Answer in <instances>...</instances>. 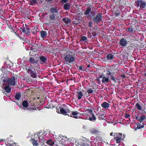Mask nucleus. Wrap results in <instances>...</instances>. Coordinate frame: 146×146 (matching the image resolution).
Listing matches in <instances>:
<instances>
[{
  "mask_svg": "<svg viewBox=\"0 0 146 146\" xmlns=\"http://www.w3.org/2000/svg\"><path fill=\"white\" fill-rule=\"evenodd\" d=\"M77 97L78 99L79 100L80 99L82 98V97L83 96V94L82 92L78 90L77 92Z\"/></svg>",
  "mask_w": 146,
  "mask_h": 146,
  "instance_id": "nucleus-24",
  "label": "nucleus"
},
{
  "mask_svg": "<svg viewBox=\"0 0 146 146\" xmlns=\"http://www.w3.org/2000/svg\"><path fill=\"white\" fill-rule=\"evenodd\" d=\"M66 111L67 112V114H70V113H71L72 112L68 108L66 109Z\"/></svg>",
  "mask_w": 146,
  "mask_h": 146,
  "instance_id": "nucleus-48",
  "label": "nucleus"
},
{
  "mask_svg": "<svg viewBox=\"0 0 146 146\" xmlns=\"http://www.w3.org/2000/svg\"><path fill=\"white\" fill-rule=\"evenodd\" d=\"M31 32L33 34H35L38 31V27L35 26L33 27L32 29Z\"/></svg>",
  "mask_w": 146,
  "mask_h": 146,
  "instance_id": "nucleus-22",
  "label": "nucleus"
},
{
  "mask_svg": "<svg viewBox=\"0 0 146 146\" xmlns=\"http://www.w3.org/2000/svg\"><path fill=\"white\" fill-rule=\"evenodd\" d=\"M69 0H61L62 2L64 3H66Z\"/></svg>",
  "mask_w": 146,
  "mask_h": 146,
  "instance_id": "nucleus-50",
  "label": "nucleus"
},
{
  "mask_svg": "<svg viewBox=\"0 0 146 146\" xmlns=\"http://www.w3.org/2000/svg\"><path fill=\"white\" fill-rule=\"evenodd\" d=\"M31 50H32V51H34L35 52H36L37 50V49L36 48H33V47H31Z\"/></svg>",
  "mask_w": 146,
  "mask_h": 146,
  "instance_id": "nucleus-45",
  "label": "nucleus"
},
{
  "mask_svg": "<svg viewBox=\"0 0 146 146\" xmlns=\"http://www.w3.org/2000/svg\"><path fill=\"white\" fill-rule=\"evenodd\" d=\"M6 86L4 88V89L6 91V92L8 93H10L11 91V89L10 86Z\"/></svg>",
  "mask_w": 146,
  "mask_h": 146,
  "instance_id": "nucleus-27",
  "label": "nucleus"
},
{
  "mask_svg": "<svg viewBox=\"0 0 146 146\" xmlns=\"http://www.w3.org/2000/svg\"><path fill=\"white\" fill-rule=\"evenodd\" d=\"M109 70L110 71V72L112 74H115L116 72H115V71L116 70L115 69H112L111 68Z\"/></svg>",
  "mask_w": 146,
  "mask_h": 146,
  "instance_id": "nucleus-41",
  "label": "nucleus"
},
{
  "mask_svg": "<svg viewBox=\"0 0 146 146\" xmlns=\"http://www.w3.org/2000/svg\"><path fill=\"white\" fill-rule=\"evenodd\" d=\"M100 78H99L98 77H97V79H96V80L97 81H100Z\"/></svg>",
  "mask_w": 146,
  "mask_h": 146,
  "instance_id": "nucleus-62",
  "label": "nucleus"
},
{
  "mask_svg": "<svg viewBox=\"0 0 146 146\" xmlns=\"http://www.w3.org/2000/svg\"><path fill=\"white\" fill-rule=\"evenodd\" d=\"M5 139H1V140H0V141H5Z\"/></svg>",
  "mask_w": 146,
  "mask_h": 146,
  "instance_id": "nucleus-64",
  "label": "nucleus"
},
{
  "mask_svg": "<svg viewBox=\"0 0 146 146\" xmlns=\"http://www.w3.org/2000/svg\"><path fill=\"white\" fill-rule=\"evenodd\" d=\"M32 143L33 146H38L39 144L38 142V140H36L34 138H31Z\"/></svg>",
  "mask_w": 146,
  "mask_h": 146,
  "instance_id": "nucleus-21",
  "label": "nucleus"
},
{
  "mask_svg": "<svg viewBox=\"0 0 146 146\" xmlns=\"http://www.w3.org/2000/svg\"><path fill=\"white\" fill-rule=\"evenodd\" d=\"M64 59L65 60L66 64L72 63L75 60L74 56L71 55L70 53L66 54L64 56Z\"/></svg>",
  "mask_w": 146,
  "mask_h": 146,
  "instance_id": "nucleus-4",
  "label": "nucleus"
},
{
  "mask_svg": "<svg viewBox=\"0 0 146 146\" xmlns=\"http://www.w3.org/2000/svg\"><path fill=\"white\" fill-rule=\"evenodd\" d=\"M90 66H91V65L90 64H88V65H87V66L88 68H89L90 67Z\"/></svg>",
  "mask_w": 146,
  "mask_h": 146,
  "instance_id": "nucleus-58",
  "label": "nucleus"
},
{
  "mask_svg": "<svg viewBox=\"0 0 146 146\" xmlns=\"http://www.w3.org/2000/svg\"><path fill=\"white\" fill-rule=\"evenodd\" d=\"M61 108L60 107H59V108H56V112L59 113H60V108Z\"/></svg>",
  "mask_w": 146,
  "mask_h": 146,
  "instance_id": "nucleus-46",
  "label": "nucleus"
},
{
  "mask_svg": "<svg viewBox=\"0 0 146 146\" xmlns=\"http://www.w3.org/2000/svg\"><path fill=\"white\" fill-rule=\"evenodd\" d=\"M11 31L12 33H13V32H14L15 33H16V32L14 31L13 29H12V30Z\"/></svg>",
  "mask_w": 146,
  "mask_h": 146,
  "instance_id": "nucleus-61",
  "label": "nucleus"
},
{
  "mask_svg": "<svg viewBox=\"0 0 146 146\" xmlns=\"http://www.w3.org/2000/svg\"><path fill=\"white\" fill-rule=\"evenodd\" d=\"M29 61L34 65L37 64L38 61L37 60H35L32 57H30L29 58Z\"/></svg>",
  "mask_w": 146,
  "mask_h": 146,
  "instance_id": "nucleus-26",
  "label": "nucleus"
},
{
  "mask_svg": "<svg viewBox=\"0 0 146 146\" xmlns=\"http://www.w3.org/2000/svg\"><path fill=\"white\" fill-rule=\"evenodd\" d=\"M87 92L89 94H91L93 93V91L91 88H88Z\"/></svg>",
  "mask_w": 146,
  "mask_h": 146,
  "instance_id": "nucleus-39",
  "label": "nucleus"
},
{
  "mask_svg": "<svg viewBox=\"0 0 146 146\" xmlns=\"http://www.w3.org/2000/svg\"><path fill=\"white\" fill-rule=\"evenodd\" d=\"M93 30L94 31H92V34L93 37H95L97 35L96 32V30L95 29H93Z\"/></svg>",
  "mask_w": 146,
  "mask_h": 146,
  "instance_id": "nucleus-40",
  "label": "nucleus"
},
{
  "mask_svg": "<svg viewBox=\"0 0 146 146\" xmlns=\"http://www.w3.org/2000/svg\"><path fill=\"white\" fill-rule=\"evenodd\" d=\"M89 24H92L93 23H92V22L91 21H90L89 22Z\"/></svg>",
  "mask_w": 146,
  "mask_h": 146,
  "instance_id": "nucleus-63",
  "label": "nucleus"
},
{
  "mask_svg": "<svg viewBox=\"0 0 146 146\" xmlns=\"http://www.w3.org/2000/svg\"><path fill=\"white\" fill-rule=\"evenodd\" d=\"M86 111H88L90 113V114L92 115V117H89L88 119L90 121H94L96 119V118L92 110L91 109H87Z\"/></svg>",
  "mask_w": 146,
  "mask_h": 146,
  "instance_id": "nucleus-11",
  "label": "nucleus"
},
{
  "mask_svg": "<svg viewBox=\"0 0 146 146\" xmlns=\"http://www.w3.org/2000/svg\"><path fill=\"white\" fill-rule=\"evenodd\" d=\"M127 30L128 32L129 33L132 32L133 31V29L132 28H128L127 29Z\"/></svg>",
  "mask_w": 146,
  "mask_h": 146,
  "instance_id": "nucleus-47",
  "label": "nucleus"
},
{
  "mask_svg": "<svg viewBox=\"0 0 146 146\" xmlns=\"http://www.w3.org/2000/svg\"><path fill=\"white\" fill-rule=\"evenodd\" d=\"M104 76H103V75H100L98 77L99 78H103V77H104Z\"/></svg>",
  "mask_w": 146,
  "mask_h": 146,
  "instance_id": "nucleus-54",
  "label": "nucleus"
},
{
  "mask_svg": "<svg viewBox=\"0 0 146 146\" xmlns=\"http://www.w3.org/2000/svg\"><path fill=\"white\" fill-rule=\"evenodd\" d=\"M114 135H116V137H115L113 138L115 141L116 143H119L122 140L123 136L121 133H119L117 135L116 133H114Z\"/></svg>",
  "mask_w": 146,
  "mask_h": 146,
  "instance_id": "nucleus-8",
  "label": "nucleus"
},
{
  "mask_svg": "<svg viewBox=\"0 0 146 146\" xmlns=\"http://www.w3.org/2000/svg\"><path fill=\"white\" fill-rule=\"evenodd\" d=\"M83 15H85V18L88 19H91L94 23L97 24L101 21L102 20V13H98L96 15L95 11H92L90 6H87L85 9Z\"/></svg>",
  "mask_w": 146,
  "mask_h": 146,
  "instance_id": "nucleus-1",
  "label": "nucleus"
},
{
  "mask_svg": "<svg viewBox=\"0 0 146 146\" xmlns=\"http://www.w3.org/2000/svg\"><path fill=\"white\" fill-rule=\"evenodd\" d=\"M115 54L114 53H108L107 54L106 57L108 60H111L114 58Z\"/></svg>",
  "mask_w": 146,
  "mask_h": 146,
  "instance_id": "nucleus-17",
  "label": "nucleus"
},
{
  "mask_svg": "<svg viewBox=\"0 0 146 146\" xmlns=\"http://www.w3.org/2000/svg\"><path fill=\"white\" fill-rule=\"evenodd\" d=\"M85 69H86L85 70H84V71H85L86 72H88V69L87 68H86V67H85Z\"/></svg>",
  "mask_w": 146,
  "mask_h": 146,
  "instance_id": "nucleus-57",
  "label": "nucleus"
},
{
  "mask_svg": "<svg viewBox=\"0 0 146 146\" xmlns=\"http://www.w3.org/2000/svg\"><path fill=\"white\" fill-rule=\"evenodd\" d=\"M88 39L87 37L86 36H82L81 38L80 41L81 42H86Z\"/></svg>",
  "mask_w": 146,
  "mask_h": 146,
  "instance_id": "nucleus-35",
  "label": "nucleus"
},
{
  "mask_svg": "<svg viewBox=\"0 0 146 146\" xmlns=\"http://www.w3.org/2000/svg\"><path fill=\"white\" fill-rule=\"evenodd\" d=\"M79 114V112L76 111H72L71 113L68 114V115L69 116H70L76 119L79 118L80 117L78 116V114Z\"/></svg>",
  "mask_w": 146,
  "mask_h": 146,
  "instance_id": "nucleus-14",
  "label": "nucleus"
},
{
  "mask_svg": "<svg viewBox=\"0 0 146 146\" xmlns=\"http://www.w3.org/2000/svg\"><path fill=\"white\" fill-rule=\"evenodd\" d=\"M70 6L68 3L65 4L63 6L64 9L65 10H69L70 9Z\"/></svg>",
  "mask_w": 146,
  "mask_h": 146,
  "instance_id": "nucleus-33",
  "label": "nucleus"
},
{
  "mask_svg": "<svg viewBox=\"0 0 146 146\" xmlns=\"http://www.w3.org/2000/svg\"><path fill=\"white\" fill-rule=\"evenodd\" d=\"M46 143L50 145H52L54 144V142L51 139L48 140Z\"/></svg>",
  "mask_w": 146,
  "mask_h": 146,
  "instance_id": "nucleus-34",
  "label": "nucleus"
},
{
  "mask_svg": "<svg viewBox=\"0 0 146 146\" xmlns=\"http://www.w3.org/2000/svg\"><path fill=\"white\" fill-rule=\"evenodd\" d=\"M62 21L66 24H68V23H70L71 21L68 18H64L62 19Z\"/></svg>",
  "mask_w": 146,
  "mask_h": 146,
  "instance_id": "nucleus-32",
  "label": "nucleus"
},
{
  "mask_svg": "<svg viewBox=\"0 0 146 146\" xmlns=\"http://www.w3.org/2000/svg\"><path fill=\"white\" fill-rule=\"evenodd\" d=\"M60 113L64 115H68L67 112L66 111V109L63 108H60Z\"/></svg>",
  "mask_w": 146,
  "mask_h": 146,
  "instance_id": "nucleus-28",
  "label": "nucleus"
},
{
  "mask_svg": "<svg viewBox=\"0 0 146 146\" xmlns=\"http://www.w3.org/2000/svg\"><path fill=\"white\" fill-rule=\"evenodd\" d=\"M135 117L136 119L140 123L145 121L146 119V117L144 114L140 113L135 115Z\"/></svg>",
  "mask_w": 146,
  "mask_h": 146,
  "instance_id": "nucleus-7",
  "label": "nucleus"
},
{
  "mask_svg": "<svg viewBox=\"0 0 146 146\" xmlns=\"http://www.w3.org/2000/svg\"><path fill=\"white\" fill-rule=\"evenodd\" d=\"M120 77L121 78H123V79L125 78V75L124 74H121V75Z\"/></svg>",
  "mask_w": 146,
  "mask_h": 146,
  "instance_id": "nucleus-52",
  "label": "nucleus"
},
{
  "mask_svg": "<svg viewBox=\"0 0 146 146\" xmlns=\"http://www.w3.org/2000/svg\"><path fill=\"white\" fill-rule=\"evenodd\" d=\"M138 21V19L137 17H134V18L132 19V23L134 25L137 23Z\"/></svg>",
  "mask_w": 146,
  "mask_h": 146,
  "instance_id": "nucleus-30",
  "label": "nucleus"
},
{
  "mask_svg": "<svg viewBox=\"0 0 146 146\" xmlns=\"http://www.w3.org/2000/svg\"><path fill=\"white\" fill-rule=\"evenodd\" d=\"M130 116V115H129V114L128 113H125V117L126 118H129V121L130 120V118L129 117Z\"/></svg>",
  "mask_w": 146,
  "mask_h": 146,
  "instance_id": "nucleus-44",
  "label": "nucleus"
},
{
  "mask_svg": "<svg viewBox=\"0 0 146 146\" xmlns=\"http://www.w3.org/2000/svg\"><path fill=\"white\" fill-rule=\"evenodd\" d=\"M88 26L89 27H93L92 26V24H89L88 25Z\"/></svg>",
  "mask_w": 146,
  "mask_h": 146,
  "instance_id": "nucleus-60",
  "label": "nucleus"
},
{
  "mask_svg": "<svg viewBox=\"0 0 146 146\" xmlns=\"http://www.w3.org/2000/svg\"><path fill=\"white\" fill-rule=\"evenodd\" d=\"M109 76H107L106 77L104 76L102 78V82L104 84H105L108 83L109 81Z\"/></svg>",
  "mask_w": 146,
  "mask_h": 146,
  "instance_id": "nucleus-18",
  "label": "nucleus"
},
{
  "mask_svg": "<svg viewBox=\"0 0 146 146\" xmlns=\"http://www.w3.org/2000/svg\"><path fill=\"white\" fill-rule=\"evenodd\" d=\"M22 66L23 67H25V68L26 70H27L28 73L30 74V76L31 77L34 78H36L37 74L36 71L33 66H28L27 65H25L24 66V65L23 66L22 64Z\"/></svg>",
  "mask_w": 146,
  "mask_h": 146,
  "instance_id": "nucleus-3",
  "label": "nucleus"
},
{
  "mask_svg": "<svg viewBox=\"0 0 146 146\" xmlns=\"http://www.w3.org/2000/svg\"><path fill=\"white\" fill-rule=\"evenodd\" d=\"M118 44L121 47H124L127 46L128 44V41L125 38H122L119 40V42Z\"/></svg>",
  "mask_w": 146,
  "mask_h": 146,
  "instance_id": "nucleus-10",
  "label": "nucleus"
},
{
  "mask_svg": "<svg viewBox=\"0 0 146 146\" xmlns=\"http://www.w3.org/2000/svg\"><path fill=\"white\" fill-rule=\"evenodd\" d=\"M18 105L20 108L23 110H25L26 108L28 107L29 104L28 101L25 100L23 102L22 105L20 104L19 105Z\"/></svg>",
  "mask_w": 146,
  "mask_h": 146,
  "instance_id": "nucleus-13",
  "label": "nucleus"
},
{
  "mask_svg": "<svg viewBox=\"0 0 146 146\" xmlns=\"http://www.w3.org/2000/svg\"><path fill=\"white\" fill-rule=\"evenodd\" d=\"M9 80H8H8H6V79H4V80H3V82H6L7 81H8Z\"/></svg>",
  "mask_w": 146,
  "mask_h": 146,
  "instance_id": "nucleus-55",
  "label": "nucleus"
},
{
  "mask_svg": "<svg viewBox=\"0 0 146 146\" xmlns=\"http://www.w3.org/2000/svg\"><path fill=\"white\" fill-rule=\"evenodd\" d=\"M77 68L80 70H81L82 71H84V70H85L86 69H85V66L81 65L80 66H78L76 65Z\"/></svg>",
  "mask_w": 146,
  "mask_h": 146,
  "instance_id": "nucleus-31",
  "label": "nucleus"
},
{
  "mask_svg": "<svg viewBox=\"0 0 146 146\" xmlns=\"http://www.w3.org/2000/svg\"><path fill=\"white\" fill-rule=\"evenodd\" d=\"M134 47H136L135 46V45H134L132 43V44H130V45L128 46V47H133V48Z\"/></svg>",
  "mask_w": 146,
  "mask_h": 146,
  "instance_id": "nucleus-49",
  "label": "nucleus"
},
{
  "mask_svg": "<svg viewBox=\"0 0 146 146\" xmlns=\"http://www.w3.org/2000/svg\"><path fill=\"white\" fill-rule=\"evenodd\" d=\"M59 10L55 7H52L50 9L49 11L51 15H50L49 18L50 23H54L56 20V17L58 14Z\"/></svg>",
  "mask_w": 146,
  "mask_h": 146,
  "instance_id": "nucleus-2",
  "label": "nucleus"
},
{
  "mask_svg": "<svg viewBox=\"0 0 146 146\" xmlns=\"http://www.w3.org/2000/svg\"><path fill=\"white\" fill-rule=\"evenodd\" d=\"M26 29L24 26L23 27L21 28V29L22 30V32L26 34L29 35L31 33L30 30L31 29L29 27V25L26 24L25 25Z\"/></svg>",
  "mask_w": 146,
  "mask_h": 146,
  "instance_id": "nucleus-12",
  "label": "nucleus"
},
{
  "mask_svg": "<svg viewBox=\"0 0 146 146\" xmlns=\"http://www.w3.org/2000/svg\"><path fill=\"white\" fill-rule=\"evenodd\" d=\"M41 37L43 38H46L47 35V32L45 31H40Z\"/></svg>",
  "mask_w": 146,
  "mask_h": 146,
  "instance_id": "nucleus-20",
  "label": "nucleus"
},
{
  "mask_svg": "<svg viewBox=\"0 0 146 146\" xmlns=\"http://www.w3.org/2000/svg\"><path fill=\"white\" fill-rule=\"evenodd\" d=\"M18 77L19 76L18 75L15 74L10 78H8V79L9 80L8 82L9 83L8 85H10L11 86H15L17 83V80Z\"/></svg>",
  "mask_w": 146,
  "mask_h": 146,
  "instance_id": "nucleus-6",
  "label": "nucleus"
},
{
  "mask_svg": "<svg viewBox=\"0 0 146 146\" xmlns=\"http://www.w3.org/2000/svg\"><path fill=\"white\" fill-rule=\"evenodd\" d=\"M113 132H111L110 134V135L111 136H112L113 135Z\"/></svg>",
  "mask_w": 146,
  "mask_h": 146,
  "instance_id": "nucleus-59",
  "label": "nucleus"
},
{
  "mask_svg": "<svg viewBox=\"0 0 146 146\" xmlns=\"http://www.w3.org/2000/svg\"><path fill=\"white\" fill-rule=\"evenodd\" d=\"M41 142H42L43 144H44V143H45V141H44L43 140H41Z\"/></svg>",
  "mask_w": 146,
  "mask_h": 146,
  "instance_id": "nucleus-56",
  "label": "nucleus"
},
{
  "mask_svg": "<svg viewBox=\"0 0 146 146\" xmlns=\"http://www.w3.org/2000/svg\"><path fill=\"white\" fill-rule=\"evenodd\" d=\"M40 62L41 64L47 63V58L44 56H41L40 58Z\"/></svg>",
  "mask_w": 146,
  "mask_h": 146,
  "instance_id": "nucleus-19",
  "label": "nucleus"
},
{
  "mask_svg": "<svg viewBox=\"0 0 146 146\" xmlns=\"http://www.w3.org/2000/svg\"><path fill=\"white\" fill-rule=\"evenodd\" d=\"M135 107H136L137 109L139 110H141L142 108L141 105L138 103H136Z\"/></svg>",
  "mask_w": 146,
  "mask_h": 146,
  "instance_id": "nucleus-37",
  "label": "nucleus"
},
{
  "mask_svg": "<svg viewBox=\"0 0 146 146\" xmlns=\"http://www.w3.org/2000/svg\"><path fill=\"white\" fill-rule=\"evenodd\" d=\"M31 78H27V79H26V81L27 82H31Z\"/></svg>",
  "mask_w": 146,
  "mask_h": 146,
  "instance_id": "nucleus-53",
  "label": "nucleus"
},
{
  "mask_svg": "<svg viewBox=\"0 0 146 146\" xmlns=\"http://www.w3.org/2000/svg\"><path fill=\"white\" fill-rule=\"evenodd\" d=\"M135 5L137 8L143 9L146 7V2L143 0H137L135 2Z\"/></svg>",
  "mask_w": 146,
  "mask_h": 146,
  "instance_id": "nucleus-5",
  "label": "nucleus"
},
{
  "mask_svg": "<svg viewBox=\"0 0 146 146\" xmlns=\"http://www.w3.org/2000/svg\"><path fill=\"white\" fill-rule=\"evenodd\" d=\"M107 71L108 72L106 73V74L108 75V76L110 75V76L111 80L115 83H116L117 82L116 81L117 79L115 78V76H114L113 74L111 73L110 70H109L108 71Z\"/></svg>",
  "mask_w": 146,
  "mask_h": 146,
  "instance_id": "nucleus-15",
  "label": "nucleus"
},
{
  "mask_svg": "<svg viewBox=\"0 0 146 146\" xmlns=\"http://www.w3.org/2000/svg\"><path fill=\"white\" fill-rule=\"evenodd\" d=\"M45 0L48 3L52 2L54 1V0Z\"/></svg>",
  "mask_w": 146,
  "mask_h": 146,
  "instance_id": "nucleus-51",
  "label": "nucleus"
},
{
  "mask_svg": "<svg viewBox=\"0 0 146 146\" xmlns=\"http://www.w3.org/2000/svg\"><path fill=\"white\" fill-rule=\"evenodd\" d=\"M144 127V125H141L139 123V124H138L137 126V128L138 129H140L141 128H143Z\"/></svg>",
  "mask_w": 146,
  "mask_h": 146,
  "instance_id": "nucleus-42",
  "label": "nucleus"
},
{
  "mask_svg": "<svg viewBox=\"0 0 146 146\" xmlns=\"http://www.w3.org/2000/svg\"><path fill=\"white\" fill-rule=\"evenodd\" d=\"M90 132L93 134H98L99 133V130L97 128L92 127L89 130Z\"/></svg>",
  "mask_w": 146,
  "mask_h": 146,
  "instance_id": "nucleus-16",
  "label": "nucleus"
},
{
  "mask_svg": "<svg viewBox=\"0 0 146 146\" xmlns=\"http://www.w3.org/2000/svg\"><path fill=\"white\" fill-rule=\"evenodd\" d=\"M82 16L80 13H78L75 15L73 18L74 21V22L75 24L79 23L82 20Z\"/></svg>",
  "mask_w": 146,
  "mask_h": 146,
  "instance_id": "nucleus-9",
  "label": "nucleus"
},
{
  "mask_svg": "<svg viewBox=\"0 0 146 146\" xmlns=\"http://www.w3.org/2000/svg\"><path fill=\"white\" fill-rule=\"evenodd\" d=\"M115 15L117 17H118L120 14V11L118 10L115 11V13H114Z\"/></svg>",
  "mask_w": 146,
  "mask_h": 146,
  "instance_id": "nucleus-38",
  "label": "nucleus"
},
{
  "mask_svg": "<svg viewBox=\"0 0 146 146\" xmlns=\"http://www.w3.org/2000/svg\"><path fill=\"white\" fill-rule=\"evenodd\" d=\"M34 46L37 49L38 48H43V47H44V46L43 45H38L37 44L35 43L34 44V45L33 46Z\"/></svg>",
  "mask_w": 146,
  "mask_h": 146,
  "instance_id": "nucleus-29",
  "label": "nucleus"
},
{
  "mask_svg": "<svg viewBox=\"0 0 146 146\" xmlns=\"http://www.w3.org/2000/svg\"><path fill=\"white\" fill-rule=\"evenodd\" d=\"M101 112H102V111H100L98 113L96 114L97 115L98 117V118L100 116H102L103 115H104V114H102V113H101Z\"/></svg>",
  "mask_w": 146,
  "mask_h": 146,
  "instance_id": "nucleus-43",
  "label": "nucleus"
},
{
  "mask_svg": "<svg viewBox=\"0 0 146 146\" xmlns=\"http://www.w3.org/2000/svg\"><path fill=\"white\" fill-rule=\"evenodd\" d=\"M110 106V104L106 102H104L101 104L102 107L104 108H108Z\"/></svg>",
  "mask_w": 146,
  "mask_h": 146,
  "instance_id": "nucleus-23",
  "label": "nucleus"
},
{
  "mask_svg": "<svg viewBox=\"0 0 146 146\" xmlns=\"http://www.w3.org/2000/svg\"><path fill=\"white\" fill-rule=\"evenodd\" d=\"M21 97V93L20 92H17L15 95V97L16 100H19Z\"/></svg>",
  "mask_w": 146,
  "mask_h": 146,
  "instance_id": "nucleus-25",
  "label": "nucleus"
},
{
  "mask_svg": "<svg viewBox=\"0 0 146 146\" xmlns=\"http://www.w3.org/2000/svg\"><path fill=\"white\" fill-rule=\"evenodd\" d=\"M29 5L31 6H33L34 5L37 3V1L36 0H31L29 2Z\"/></svg>",
  "mask_w": 146,
  "mask_h": 146,
  "instance_id": "nucleus-36",
  "label": "nucleus"
}]
</instances>
